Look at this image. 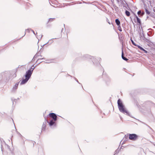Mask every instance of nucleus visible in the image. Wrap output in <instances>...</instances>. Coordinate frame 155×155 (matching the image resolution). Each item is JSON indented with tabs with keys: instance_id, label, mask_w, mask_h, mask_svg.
Instances as JSON below:
<instances>
[{
	"instance_id": "1",
	"label": "nucleus",
	"mask_w": 155,
	"mask_h": 155,
	"mask_svg": "<svg viewBox=\"0 0 155 155\" xmlns=\"http://www.w3.org/2000/svg\"><path fill=\"white\" fill-rule=\"evenodd\" d=\"M1 148L3 153L5 155H13L9 146L6 144L4 141L2 142L1 140Z\"/></svg>"
},
{
	"instance_id": "2",
	"label": "nucleus",
	"mask_w": 155,
	"mask_h": 155,
	"mask_svg": "<svg viewBox=\"0 0 155 155\" xmlns=\"http://www.w3.org/2000/svg\"><path fill=\"white\" fill-rule=\"evenodd\" d=\"M118 107L120 111L126 114V115L130 116L129 114L125 108L124 105H123L120 99H119L117 101Z\"/></svg>"
},
{
	"instance_id": "3",
	"label": "nucleus",
	"mask_w": 155,
	"mask_h": 155,
	"mask_svg": "<svg viewBox=\"0 0 155 155\" xmlns=\"http://www.w3.org/2000/svg\"><path fill=\"white\" fill-rule=\"evenodd\" d=\"M45 120H46L47 123H48L49 125L51 127H53V128L56 127L57 124L55 122L56 121L54 120H50L49 121L46 119L45 117Z\"/></svg>"
},
{
	"instance_id": "4",
	"label": "nucleus",
	"mask_w": 155,
	"mask_h": 155,
	"mask_svg": "<svg viewBox=\"0 0 155 155\" xmlns=\"http://www.w3.org/2000/svg\"><path fill=\"white\" fill-rule=\"evenodd\" d=\"M128 135H129V138L130 140L135 141L138 138V136L136 134H128Z\"/></svg>"
},
{
	"instance_id": "5",
	"label": "nucleus",
	"mask_w": 155,
	"mask_h": 155,
	"mask_svg": "<svg viewBox=\"0 0 155 155\" xmlns=\"http://www.w3.org/2000/svg\"><path fill=\"white\" fill-rule=\"evenodd\" d=\"M83 57L84 59L85 58H90L92 60V61L94 64L95 62H96V58L94 57L91 56L88 54H85L84 55Z\"/></svg>"
},
{
	"instance_id": "6",
	"label": "nucleus",
	"mask_w": 155,
	"mask_h": 155,
	"mask_svg": "<svg viewBox=\"0 0 155 155\" xmlns=\"http://www.w3.org/2000/svg\"><path fill=\"white\" fill-rule=\"evenodd\" d=\"M49 116L50 118H52L51 120L56 121L57 120V115L53 113H50L49 114Z\"/></svg>"
},
{
	"instance_id": "7",
	"label": "nucleus",
	"mask_w": 155,
	"mask_h": 155,
	"mask_svg": "<svg viewBox=\"0 0 155 155\" xmlns=\"http://www.w3.org/2000/svg\"><path fill=\"white\" fill-rule=\"evenodd\" d=\"M32 72H31L30 70H28L26 72V74L25 75V78L29 79L30 78Z\"/></svg>"
},
{
	"instance_id": "8",
	"label": "nucleus",
	"mask_w": 155,
	"mask_h": 155,
	"mask_svg": "<svg viewBox=\"0 0 155 155\" xmlns=\"http://www.w3.org/2000/svg\"><path fill=\"white\" fill-rule=\"evenodd\" d=\"M19 82H17L13 86L11 90V91L12 92L14 93L16 92V90L18 89Z\"/></svg>"
},
{
	"instance_id": "9",
	"label": "nucleus",
	"mask_w": 155,
	"mask_h": 155,
	"mask_svg": "<svg viewBox=\"0 0 155 155\" xmlns=\"http://www.w3.org/2000/svg\"><path fill=\"white\" fill-rule=\"evenodd\" d=\"M29 79L25 78V79H23L22 80V81L20 82V85H22L26 83Z\"/></svg>"
},
{
	"instance_id": "10",
	"label": "nucleus",
	"mask_w": 155,
	"mask_h": 155,
	"mask_svg": "<svg viewBox=\"0 0 155 155\" xmlns=\"http://www.w3.org/2000/svg\"><path fill=\"white\" fill-rule=\"evenodd\" d=\"M47 121L45 120V122H43L42 127L41 131H45L46 127Z\"/></svg>"
},
{
	"instance_id": "11",
	"label": "nucleus",
	"mask_w": 155,
	"mask_h": 155,
	"mask_svg": "<svg viewBox=\"0 0 155 155\" xmlns=\"http://www.w3.org/2000/svg\"><path fill=\"white\" fill-rule=\"evenodd\" d=\"M122 4L123 5V8L125 9H127V6H128L127 3L126 2H125V3H124L123 2L122 3Z\"/></svg>"
},
{
	"instance_id": "12",
	"label": "nucleus",
	"mask_w": 155,
	"mask_h": 155,
	"mask_svg": "<svg viewBox=\"0 0 155 155\" xmlns=\"http://www.w3.org/2000/svg\"><path fill=\"white\" fill-rule=\"evenodd\" d=\"M135 17L137 19V22L139 23V25H141V22L140 19L137 15H135Z\"/></svg>"
},
{
	"instance_id": "13",
	"label": "nucleus",
	"mask_w": 155,
	"mask_h": 155,
	"mask_svg": "<svg viewBox=\"0 0 155 155\" xmlns=\"http://www.w3.org/2000/svg\"><path fill=\"white\" fill-rule=\"evenodd\" d=\"M115 23L116 25H120V21L119 20V19L117 18L115 19Z\"/></svg>"
},
{
	"instance_id": "14",
	"label": "nucleus",
	"mask_w": 155,
	"mask_h": 155,
	"mask_svg": "<svg viewBox=\"0 0 155 155\" xmlns=\"http://www.w3.org/2000/svg\"><path fill=\"white\" fill-rule=\"evenodd\" d=\"M36 67V66H34L33 65L31 67L29 70H30L31 72H33L34 70L35 69Z\"/></svg>"
},
{
	"instance_id": "15",
	"label": "nucleus",
	"mask_w": 155,
	"mask_h": 155,
	"mask_svg": "<svg viewBox=\"0 0 155 155\" xmlns=\"http://www.w3.org/2000/svg\"><path fill=\"white\" fill-rule=\"evenodd\" d=\"M54 19H55V18H49V20H48V21L47 23L48 24L50 22H52V21H54Z\"/></svg>"
},
{
	"instance_id": "16",
	"label": "nucleus",
	"mask_w": 155,
	"mask_h": 155,
	"mask_svg": "<svg viewBox=\"0 0 155 155\" xmlns=\"http://www.w3.org/2000/svg\"><path fill=\"white\" fill-rule=\"evenodd\" d=\"M56 39V38L51 39V40H49V41L48 42H47L46 43L44 44V45L46 44L47 43H50V44H51V43H52L53 42V39Z\"/></svg>"
},
{
	"instance_id": "17",
	"label": "nucleus",
	"mask_w": 155,
	"mask_h": 155,
	"mask_svg": "<svg viewBox=\"0 0 155 155\" xmlns=\"http://www.w3.org/2000/svg\"><path fill=\"white\" fill-rule=\"evenodd\" d=\"M125 14L128 17L130 16V12L126 10L125 11Z\"/></svg>"
},
{
	"instance_id": "18",
	"label": "nucleus",
	"mask_w": 155,
	"mask_h": 155,
	"mask_svg": "<svg viewBox=\"0 0 155 155\" xmlns=\"http://www.w3.org/2000/svg\"><path fill=\"white\" fill-rule=\"evenodd\" d=\"M144 40L146 42H147L148 43L151 42V41H150L149 39L147 38L144 37Z\"/></svg>"
},
{
	"instance_id": "19",
	"label": "nucleus",
	"mask_w": 155,
	"mask_h": 155,
	"mask_svg": "<svg viewBox=\"0 0 155 155\" xmlns=\"http://www.w3.org/2000/svg\"><path fill=\"white\" fill-rule=\"evenodd\" d=\"M145 11L146 14L147 15H149L150 13V12L146 8H145Z\"/></svg>"
},
{
	"instance_id": "20",
	"label": "nucleus",
	"mask_w": 155,
	"mask_h": 155,
	"mask_svg": "<svg viewBox=\"0 0 155 155\" xmlns=\"http://www.w3.org/2000/svg\"><path fill=\"white\" fill-rule=\"evenodd\" d=\"M118 29L120 31H122V30L120 26V25L118 26Z\"/></svg>"
},
{
	"instance_id": "21",
	"label": "nucleus",
	"mask_w": 155,
	"mask_h": 155,
	"mask_svg": "<svg viewBox=\"0 0 155 155\" xmlns=\"http://www.w3.org/2000/svg\"><path fill=\"white\" fill-rule=\"evenodd\" d=\"M141 50L143 51L145 53H148V52L143 48H142V49H141Z\"/></svg>"
},
{
	"instance_id": "22",
	"label": "nucleus",
	"mask_w": 155,
	"mask_h": 155,
	"mask_svg": "<svg viewBox=\"0 0 155 155\" xmlns=\"http://www.w3.org/2000/svg\"><path fill=\"white\" fill-rule=\"evenodd\" d=\"M131 42H132V44L133 45H134L135 46L137 45H136V43L133 40H132V39H131Z\"/></svg>"
},
{
	"instance_id": "23",
	"label": "nucleus",
	"mask_w": 155,
	"mask_h": 155,
	"mask_svg": "<svg viewBox=\"0 0 155 155\" xmlns=\"http://www.w3.org/2000/svg\"><path fill=\"white\" fill-rule=\"evenodd\" d=\"M141 10H139L137 12V14L139 15H140V16H141ZM139 17H140V16H139Z\"/></svg>"
},
{
	"instance_id": "24",
	"label": "nucleus",
	"mask_w": 155,
	"mask_h": 155,
	"mask_svg": "<svg viewBox=\"0 0 155 155\" xmlns=\"http://www.w3.org/2000/svg\"><path fill=\"white\" fill-rule=\"evenodd\" d=\"M38 54H36L35 55V56L34 57H33V59H32V60H33V59H35V58H37L38 57Z\"/></svg>"
},
{
	"instance_id": "25",
	"label": "nucleus",
	"mask_w": 155,
	"mask_h": 155,
	"mask_svg": "<svg viewBox=\"0 0 155 155\" xmlns=\"http://www.w3.org/2000/svg\"><path fill=\"white\" fill-rule=\"evenodd\" d=\"M122 58L123 59L126 61H127L128 60V59L127 58H126L124 57H123Z\"/></svg>"
},
{
	"instance_id": "26",
	"label": "nucleus",
	"mask_w": 155,
	"mask_h": 155,
	"mask_svg": "<svg viewBox=\"0 0 155 155\" xmlns=\"http://www.w3.org/2000/svg\"><path fill=\"white\" fill-rule=\"evenodd\" d=\"M65 28L64 29L63 28H62L61 30V33L63 32V33H64L65 32Z\"/></svg>"
},
{
	"instance_id": "27",
	"label": "nucleus",
	"mask_w": 155,
	"mask_h": 155,
	"mask_svg": "<svg viewBox=\"0 0 155 155\" xmlns=\"http://www.w3.org/2000/svg\"><path fill=\"white\" fill-rule=\"evenodd\" d=\"M31 29H27L25 30V32H28V33L30 32V31H31Z\"/></svg>"
},
{
	"instance_id": "28",
	"label": "nucleus",
	"mask_w": 155,
	"mask_h": 155,
	"mask_svg": "<svg viewBox=\"0 0 155 155\" xmlns=\"http://www.w3.org/2000/svg\"><path fill=\"white\" fill-rule=\"evenodd\" d=\"M127 135H128V134H127ZM128 136H129V135H127H127H125V136L124 137V138H125V139H126L124 140L125 141H126V139H127Z\"/></svg>"
},
{
	"instance_id": "29",
	"label": "nucleus",
	"mask_w": 155,
	"mask_h": 155,
	"mask_svg": "<svg viewBox=\"0 0 155 155\" xmlns=\"http://www.w3.org/2000/svg\"><path fill=\"white\" fill-rule=\"evenodd\" d=\"M119 150H118V149L116 150L115 151V153L114 154H115L118 153H119Z\"/></svg>"
},
{
	"instance_id": "30",
	"label": "nucleus",
	"mask_w": 155,
	"mask_h": 155,
	"mask_svg": "<svg viewBox=\"0 0 155 155\" xmlns=\"http://www.w3.org/2000/svg\"><path fill=\"white\" fill-rule=\"evenodd\" d=\"M136 46L137 47L139 48L140 50L141 49H142V48L140 46L138 45H137Z\"/></svg>"
},
{
	"instance_id": "31",
	"label": "nucleus",
	"mask_w": 155,
	"mask_h": 155,
	"mask_svg": "<svg viewBox=\"0 0 155 155\" xmlns=\"http://www.w3.org/2000/svg\"><path fill=\"white\" fill-rule=\"evenodd\" d=\"M124 53L123 52V50H122V54H121V57H122V58L123 57H124Z\"/></svg>"
},
{
	"instance_id": "32",
	"label": "nucleus",
	"mask_w": 155,
	"mask_h": 155,
	"mask_svg": "<svg viewBox=\"0 0 155 155\" xmlns=\"http://www.w3.org/2000/svg\"><path fill=\"white\" fill-rule=\"evenodd\" d=\"M74 79L75 80V81L78 83L80 84V83H79V81H78V80L75 77H74Z\"/></svg>"
},
{
	"instance_id": "33",
	"label": "nucleus",
	"mask_w": 155,
	"mask_h": 155,
	"mask_svg": "<svg viewBox=\"0 0 155 155\" xmlns=\"http://www.w3.org/2000/svg\"><path fill=\"white\" fill-rule=\"evenodd\" d=\"M16 74L15 73H14L13 74V77L14 78L16 77Z\"/></svg>"
},
{
	"instance_id": "34",
	"label": "nucleus",
	"mask_w": 155,
	"mask_h": 155,
	"mask_svg": "<svg viewBox=\"0 0 155 155\" xmlns=\"http://www.w3.org/2000/svg\"><path fill=\"white\" fill-rule=\"evenodd\" d=\"M107 22L110 24H111L110 22H109V20L107 19Z\"/></svg>"
},
{
	"instance_id": "35",
	"label": "nucleus",
	"mask_w": 155,
	"mask_h": 155,
	"mask_svg": "<svg viewBox=\"0 0 155 155\" xmlns=\"http://www.w3.org/2000/svg\"><path fill=\"white\" fill-rule=\"evenodd\" d=\"M144 14V12H141V16H143Z\"/></svg>"
},
{
	"instance_id": "36",
	"label": "nucleus",
	"mask_w": 155,
	"mask_h": 155,
	"mask_svg": "<svg viewBox=\"0 0 155 155\" xmlns=\"http://www.w3.org/2000/svg\"><path fill=\"white\" fill-rule=\"evenodd\" d=\"M43 59H45V58H39V59H38L37 61H39L40 60Z\"/></svg>"
},
{
	"instance_id": "37",
	"label": "nucleus",
	"mask_w": 155,
	"mask_h": 155,
	"mask_svg": "<svg viewBox=\"0 0 155 155\" xmlns=\"http://www.w3.org/2000/svg\"><path fill=\"white\" fill-rule=\"evenodd\" d=\"M31 31L33 32L34 34L35 35V33L34 31L33 30L31 29Z\"/></svg>"
},
{
	"instance_id": "38",
	"label": "nucleus",
	"mask_w": 155,
	"mask_h": 155,
	"mask_svg": "<svg viewBox=\"0 0 155 155\" xmlns=\"http://www.w3.org/2000/svg\"><path fill=\"white\" fill-rule=\"evenodd\" d=\"M153 12L155 13V7L154 8H153Z\"/></svg>"
},
{
	"instance_id": "39",
	"label": "nucleus",
	"mask_w": 155,
	"mask_h": 155,
	"mask_svg": "<svg viewBox=\"0 0 155 155\" xmlns=\"http://www.w3.org/2000/svg\"><path fill=\"white\" fill-rule=\"evenodd\" d=\"M37 54H38V56H40V54L39 53H38Z\"/></svg>"
},
{
	"instance_id": "40",
	"label": "nucleus",
	"mask_w": 155,
	"mask_h": 155,
	"mask_svg": "<svg viewBox=\"0 0 155 155\" xmlns=\"http://www.w3.org/2000/svg\"><path fill=\"white\" fill-rule=\"evenodd\" d=\"M116 0L117 1V2H119V0Z\"/></svg>"
},
{
	"instance_id": "41",
	"label": "nucleus",
	"mask_w": 155,
	"mask_h": 155,
	"mask_svg": "<svg viewBox=\"0 0 155 155\" xmlns=\"http://www.w3.org/2000/svg\"><path fill=\"white\" fill-rule=\"evenodd\" d=\"M40 57H42V56L41 55V54L40 55Z\"/></svg>"
},
{
	"instance_id": "42",
	"label": "nucleus",
	"mask_w": 155,
	"mask_h": 155,
	"mask_svg": "<svg viewBox=\"0 0 155 155\" xmlns=\"http://www.w3.org/2000/svg\"><path fill=\"white\" fill-rule=\"evenodd\" d=\"M41 62H40L38 63V64H40V63H41Z\"/></svg>"
},
{
	"instance_id": "43",
	"label": "nucleus",
	"mask_w": 155,
	"mask_h": 155,
	"mask_svg": "<svg viewBox=\"0 0 155 155\" xmlns=\"http://www.w3.org/2000/svg\"><path fill=\"white\" fill-rule=\"evenodd\" d=\"M98 59H99V60L100 61V60H101V58H98Z\"/></svg>"
},
{
	"instance_id": "44",
	"label": "nucleus",
	"mask_w": 155,
	"mask_h": 155,
	"mask_svg": "<svg viewBox=\"0 0 155 155\" xmlns=\"http://www.w3.org/2000/svg\"><path fill=\"white\" fill-rule=\"evenodd\" d=\"M147 35H148L149 36V35L148 33H147Z\"/></svg>"
},
{
	"instance_id": "45",
	"label": "nucleus",
	"mask_w": 155,
	"mask_h": 155,
	"mask_svg": "<svg viewBox=\"0 0 155 155\" xmlns=\"http://www.w3.org/2000/svg\"><path fill=\"white\" fill-rule=\"evenodd\" d=\"M12 103H13V104H14L13 101H12Z\"/></svg>"
},
{
	"instance_id": "46",
	"label": "nucleus",
	"mask_w": 155,
	"mask_h": 155,
	"mask_svg": "<svg viewBox=\"0 0 155 155\" xmlns=\"http://www.w3.org/2000/svg\"><path fill=\"white\" fill-rule=\"evenodd\" d=\"M12 119V120L13 121V120Z\"/></svg>"
},
{
	"instance_id": "47",
	"label": "nucleus",
	"mask_w": 155,
	"mask_h": 155,
	"mask_svg": "<svg viewBox=\"0 0 155 155\" xmlns=\"http://www.w3.org/2000/svg\"><path fill=\"white\" fill-rule=\"evenodd\" d=\"M142 1V0H141Z\"/></svg>"
}]
</instances>
